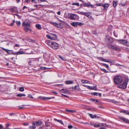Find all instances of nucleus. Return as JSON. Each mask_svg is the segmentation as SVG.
Masks as SVG:
<instances>
[{
  "label": "nucleus",
  "mask_w": 129,
  "mask_h": 129,
  "mask_svg": "<svg viewBox=\"0 0 129 129\" xmlns=\"http://www.w3.org/2000/svg\"><path fill=\"white\" fill-rule=\"evenodd\" d=\"M21 117L22 118H26L25 116L23 114L21 115Z\"/></svg>",
  "instance_id": "obj_57"
},
{
  "label": "nucleus",
  "mask_w": 129,
  "mask_h": 129,
  "mask_svg": "<svg viewBox=\"0 0 129 129\" xmlns=\"http://www.w3.org/2000/svg\"><path fill=\"white\" fill-rule=\"evenodd\" d=\"M113 33L114 36L117 37L118 36V35L116 33L115 31H114Z\"/></svg>",
  "instance_id": "obj_50"
},
{
  "label": "nucleus",
  "mask_w": 129,
  "mask_h": 129,
  "mask_svg": "<svg viewBox=\"0 0 129 129\" xmlns=\"http://www.w3.org/2000/svg\"><path fill=\"white\" fill-rule=\"evenodd\" d=\"M92 89L96 90V85H95L94 86L92 87Z\"/></svg>",
  "instance_id": "obj_43"
},
{
  "label": "nucleus",
  "mask_w": 129,
  "mask_h": 129,
  "mask_svg": "<svg viewBox=\"0 0 129 129\" xmlns=\"http://www.w3.org/2000/svg\"><path fill=\"white\" fill-rule=\"evenodd\" d=\"M118 41L119 43L124 45H125V44H126V43H127V41L126 40H118Z\"/></svg>",
  "instance_id": "obj_15"
},
{
  "label": "nucleus",
  "mask_w": 129,
  "mask_h": 129,
  "mask_svg": "<svg viewBox=\"0 0 129 129\" xmlns=\"http://www.w3.org/2000/svg\"><path fill=\"white\" fill-rule=\"evenodd\" d=\"M66 111L68 112L72 113H75L76 111L75 110H70L67 109H66Z\"/></svg>",
  "instance_id": "obj_29"
},
{
  "label": "nucleus",
  "mask_w": 129,
  "mask_h": 129,
  "mask_svg": "<svg viewBox=\"0 0 129 129\" xmlns=\"http://www.w3.org/2000/svg\"><path fill=\"white\" fill-rule=\"evenodd\" d=\"M89 115L92 118H99L98 117V116L96 115H93V114H89Z\"/></svg>",
  "instance_id": "obj_19"
},
{
  "label": "nucleus",
  "mask_w": 129,
  "mask_h": 129,
  "mask_svg": "<svg viewBox=\"0 0 129 129\" xmlns=\"http://www.w3.org/2000/svg\"><path fill=\"white\" fill-rule=\"evenodd\" d=\"M103 5L102 3H99L96 4V5L97 6H103Z\"/></svg>",
  "instance_id": "obj_44"
},
{
  "label": "nucleus",
  "mask_w": 129,
  "mask_h": 129,
  "mask_svg": "<svg viewBox=\"0 0 129 129\" xmlns=\"http://www.w3.org/2000/svg\"><path fill=\"white\" fill-rule=\"evenodd\" d=\"M46 42L47 44L51 47V46L52 45L53 42L49 40L47 41H46Z\"/></svg>",
  "instance_id": "obj_18"
},
{
  "label": "nucleus",
  "mask_w": 129,
  "mask_h": 129,
  "mask_svg": "<svg viewBox=\"0 0 129 129\" xmlns=\"http://www.w3.org/2000/svg\"><path fill=\"white\" fill-rule=\"evenodd\" d=\"M119 5L122 6H124L125 5V4L124 3H120Z\"/></svg>",
  "instance_id": "obj_52"
},
{
  "label": "nucleus",
  "mask_w": 129,
  "mask_h": 129,
  "mask_svg": "<svg viewBox=\"0 0 129 129\" xmlns=\"http://www.w3.org/2000/svg\"><path fill=\"white\" fill-rule=\"evenodd\" d=\"M129 79L127 76L124 77V82L121 84H119L117 86V87L122 89H126L127 86V85L129 81Z\"/></svg>",
  "instance_id": "obj_1"
},
{
  "label": "nucleus",
  "mask_w": 129,
  "mask_h": 129,
  "mask_svg": "<svg viewBox=\"0 0 129 129\" xmlns=\"http://www.w3.org/2000/svg\"><path fill=\"white\" fill-rule=\"evenodd\" d=\"M114 83L116 84H121L123 81L122 77L119 75H116L113 78Z\"/></svg>",
  "instance_id": "obj_2"
},
{
  "label": "nucleus",
  "mask_w": 129,
  "mask_h": 129,
  "mask_svg": "<svg viewBox=\"0 0 129 129\" xmlns=\"http://www.w3.org/2000/svg\"><path fill=\"white\" fill-rule=\"evenodd\" d=\"M35 122L36 123V126H37L38 125H41L42 124V123L41 121H39L37 122L35 121Z\"/></svg>",
  "instance_id": "obj_25"
},
{
  "label": "nucleus",
  "mask_w": 129,
  "mask_h": 129,
  "mask_svg": "<svg viewBox=\"0 0 129 129\" xmlns=\"http://www.w3.org/2000/svg\"><path fill=\"white\" fill-rule=\"evenodd\" d=\"M93 126L95 127H98L100 126V125L98 123H95L93 125Z\"/></svg>",
  "instance_id": "obj_34"
},
{
  "label": "nucleus",
  "mask_w": 129,
  "mask_h": 129,
  "mask_svg": "<svg viewBox=\"0 0 129 129\" xmlns=\"http://www.w3.org/2000/svg\"><path fill=\"white\" fill-rule=\"evenodd\" d=\"M112 27L111 26H110L109 27V28H108V30H110L112 29Z\"/></svg>",
  "instance_id": "obj_60"
},
{
  "label": "nucleus",
  "mask_w": 129,
  "mask_h": 129,
  "mask_svg": "<svg viewBox=\"0 0 129 129\" xmlns=\"http://www.w3.org/2000/svg\"><path fill=\"white\" fill-rule=\"evenodd\" d=\"M2 48L3 49V50L5 51L7 53H8V51H12V50H10L8 49H5L3 48Z\"/></svg>",
  "instance_id": "obj_37"
},
{
  "label": "nucleus",
  "mask_w": 129,
  "mask_h": 129,
  "mask_svg": "<svg viewBox=\"0 0 129 129\" xmlns=\"http://www.w3.org/2000/svg\"><path fill=\"white\" fill-rule=\"evenodd\" d=\"M71 25L72 26L76 27L77 26V22H74L72 23H71Z\"/></svg>",
  "instance_id": "obj_28"
},
{
  "label": "nucleus",
  "mask_w": 129,
  "mask_h": 129,
  "mask_svg": "<svg viewBox=\"0 0 129 129\" xmlns=\"http://www.w3.org/2000/svg\"><path fill=\"white\" fill-rule=\"evenodd\" d=\"M99 59L100 60L102 61H103L107 62H109V63H113L114 62L113 61H110L109 60H107L106 59H105L104 58H103L102 57H99Z\"/></svg>",
  "instance_id": "obj_8"
},
{
  "label": "nucleus",
  "mask_w": 129,
  "mask_h": 129,
  "mask_svg": "<svg viewBox=\"0 0 129 129\" xmlns=\"http://www.w3.org/2000/svg\"><path fill=\"white\" fill-rule=\"evenodd\" d=\"M81 82L83 83H90V81L85 80H82Z\"/></svg>",
  "instance_id": "obj_20"
},
{
  "label": "nucleus",
  "mask_w": 129,
  "mask_h": 129,
  "mask_svg": "<svg viewBox=\"0 0 129 129\" xmlns=\"http://www.w3.org/2000/svg\"><path fill=\"white\" fill-rule=\"evenodd\" d=\"M62 94V95H63V96H64L66 98H68L69 97V96L68 95H64L63 94Z\"/></svg>",
  "instance_id": "obj_62"
},
{
  "label": "nucleus",
  "mask_w": 129,
  "mask_h": 129,
  "mask_svg": "<svg viewBox=\"0 0 129 129\" xmlns=\"http://www.w3.org/2000/svg\"><path fill=\"white\" fill-rule=\"evenodd\" d=\"M87 88L89 89H92V87L88 86H87Z\"/></svg>",
  "instance_id": "obj_55"
},
{
  "label": "nucleus",
  "mask_w": 129,
  "mask_h": 129,
  "mask_svg": "<svg viewBox=\"0 0 129 129\" xmlns=\"http://www.w3.org/2000/svg\"><path fill=\"white\" fill-rule=\"evenodd\" d=\"M111 102H112L114 103H116L117 102L114 99H112L111 100Z\"/></svg>",
  "instance_id": "obj_47"
},
{
  "label": "nucleus",
  "mask_w": 129,
  "mask_h": 129,
  "mask_svg": "<svg viewBox=\"0 0 129 129\" xmlns=\"http://www.w3.org/2000/svg\"><path fill=\"white\" fill-rule=\"evenodd\" d=\"M45 124L46 126L49 127L50 126L51 123L48 122H45Z\"/></svg>",
  "instance_id": "obj_30"
},
{
  "label": "nucleus",
  "mask_w": 129,
  "mask_h": 129,
  "mask_svg": "<svg viewBox=\"0 0 129 129\" xmlns=\"http://www.w3.org/2000/svg\"><path fill=\"white\" fill-rule=\"evenodd\" d=\"M24 53V52L23 51H20L17 52L16 53V54L17 55H19L20 54H22Z\"/></svg>",
  "instance_id": "obj_36"
},
{
  "label": "nucleus",
  "mask_w": 129,
  "mask_h": 129,
  "mask_svg": "<svg viewBox=\"0 0 129 129\" xmlns=\"http://www.w3.org/2000/svg\"><path fill=\"white\" fill-rule=\"evenodd\" d=\"M40 69L41 70H45L47 69L46 67H41Z\"/></svg>",
  "instance_id": "obj_53"
},
{
  "label": "nucleus",
  "mask_w": 129,
  "mask_h": 129,
  "mask_svg": "<svg viewBox=\"0 0 129 129\" xmlns=\"http://www.w3.org/2000/svg\"><path fill=\"white\" fill-rule=\"evenodd\" d=\"M98 93H96V92H94V93H91V94L92 95H98Z\"/></svg>",
  "instance_id": "obj_45"
},
{
  "label": "nucleus",
  "mask_w": 129,
  "mask_h": 129,
  "mask_svg": "<svg viewBox=\"0 0 129 129\" xmlns=\"http://www.w3.org/2000/svg\"><path fill=\"white\" fill-rule=\"evenodd\" d=\"M72 5H75L77 6L78 7L79 6V4L78 3H73L72 4Z\"/></svg>",
  "instance_id": "obj_38"
},
{
  "label": "nucleus",
  "mask_w": 129,
  "mask_h": 129,
  "mask_svg": "<svg viewBox=\"0 0 129 129\" xmlns=\"http://www.w3.org/2000/svg\"><path fill=\"white\" fill-rule=\"evenodd\" d=\"M60 92L68 94L70 93V91L66 89H62L60 91Z\"/></svg>",
  "instance_id": "obj_9"
},
{
  "label": "nucleus",
  "mask_w": 129,
  "mask_h": 129,
  "mask_svg": "<svg viewBox=\"0 0 129 129\" xmlns=\"http://www.w3.org/2000/svg\"><path fill=\"white\" fill-rule=\"evenodd\" d=\"M77 26L79 25V26H81L83 25V23H82L81 22H77Z\"/></svg>",
  "instance_id": "obj_39"
},
{
  "label": "nucleus",
  "mask_w": 129,
  "mask_h": 129,
  "mask_svg": "<svg viewBox=\"0 0 129 129\" xmlns=\"http://www.w3.org/2000/svg\"><path fill=\"white\" fill-rule=\"evenodd\" d=\"M48 39H50L51 36L49 35H46Z\"/></svg>",
  "instance_id": "obj_54"
},
{
  "label": "nucleus",
  "mask_w": 129,
  "mask_h": 129,
  "mask_svg": "<svg viewBox=\"0 0 129 129\" xmlns=\"http://www.w3.org/2000/svg\"><path fill=\"white\" fill-rule=\"evenodd\" d=\"M31 2H34L36 4L37 2L35 0H31Z\"/></svg>",
  "instance_id": "obj_64"
},
{
  "label": "nucleus",
  "mask_w": 129,
  "mask_h": 129,
  "mask_svg": "<svg viewBox=\"0 0 129 129\" xmlns=\"http://www.w3.org/2000/svg\"><path fill=\"white\" fill-rule=\"evenodd\" d=\"M16 23L17 25L18 26H20L21 25V23L20 21H16Z\"/></svg>",
  "instance_id": "obj_35"
},
{
  "label": "nucleus",
  "mask_w": 129,
  "mask_h": 129,
  "mask_svg": "<svg viewBox=\"0 0 129 129\" xmlns=\"http://www.w3.org/2000/svg\"><path fill=\"white\" fill-rule=\"evenodd\" d=\"M119 119L123 121L124 122L129 124V120L123 117H119Z\"/></svg>",
  "instance_id": "obj_10"
},
{
  "label": "nucleus",
  "mask_w": 129,
  "mask_h": 129,
  "mask_svg": "<svg viewBox=\"0 0 129 129\" xmlns=\"http://www.w3.org/2000/svg\"><path fill=\"white\" fill-rule=\"evenodd\" d=\"M59 45L55 42H53L51 47L54 49H57L58 48Z\"/></svg>",
  "instance_id": "obj_5"
},
{
  "label": "nucleus",
  "mask_w": 129,
  "mask_h": 129,
  "mask_svg": "<svg viewBox=\"0 0 129 129\" xmlns=\"http://www.w3.org/2000/svg\"><path fill=\"white\" fill-rule=\"evenodd\" d=\"M107 47L109 49H111L119 51H120L121 50V49L119 48L118 47H117L113 44H108L107 45Z\"/></svg>",
  "instance_id": "obj_3"
},
{
  "label": "nucleus",
  "mask_w": 129,
  "mask_h": 129,
  "mask_svg": "<svg viewBox=\"0 0 129 129\" xmlns=\"http://www.w3.org/2000/svg\"><path fill=\"white\" fill-rule=\"evenodd\" d=\"M36 123L35 121H33L32 122V125L29 126V128L30 129H35L36 127Z\"/></svg>",
  "instance_id": "obj_14"
},
{
  "label": "nucleus",
  "mask_w": 129,
  "mask_h": 129,
  "mask_svg": "<svg viewBox=\"0 0 129 129\" xmlns=\"http://www.w3.org/2000/svg\"><path fill=\"white\" fill-rule=\"evenodd\" d=\"M38 98L39 99L43 100H49L53 98V97H43L40 96L38 97Z\"/></svg>",
  "instance_id": "obj_11"
},
{
  "label": "nucleus",
  "mask_w": 129,
  "mask_h": 129,
  "mask_svg": "<svg viewBox=\"0 0 129 129\" xmlns=\"http://www.w3.org/2000/svg\"><path fill=\"white\" fill-rule=\"evenodd\" d=\"M103 65L105 67L107 68H109V66L108 65L105 63H103Z\"/></svg>",
  "instance_id": "obj_42"
},
{
  "label": "nucleus",
  "mask_w": 129,
  "mask_h": 129,
  "mask_svg": "<svg viewBox=\"0 0 129 129\" xmlns=\"http://www.w3.org/2000/svg\"><path fill=\"white\" fill-rule=\"evenodd\" d=\"M83 4L84 7H87L88 8L91 7L92 8H93L94 7L90 3V4L84 3Z\"/></svg>",
  "instance_id": "obj_12"
},
{
  "label": "nucleus",
  "mask_w": 129,
  "mask_h": 129,
  "mask_svg": "<svg viewBox=\"0 0 129 129\" xmlns=\"http://www.w3.org/2000/svg\"><path fill=\"white\" fill-rule=\"evenodd\" d=\"M78 13L81 15H84L88 17L90 19L93 20V18L90 15L91 14L90 12H79Z\"/></svg>",
  "instance_id": "obj_4"
},
{
  "label": "nucleus",
  "mask_w": 129,
  "mask_h": 129,
  "mask_svg": "<svg viewBox=\"0 0 129 129\" xmlns=\"http://www.w3.org/2000/svg\"><path fill=\"white\" fill-rule=\"evenodd\" d=\"M101 71L104 72L105 73H107L108 72V71H107L105 69H101Z\"/></svg>",
  "instance_id": "obj_41"
},
{
  "label": "nucleus",
  "mask_w": 129,
  "mask_h": 129,
  "mask_svg": "<svg viewBox=\"0 0 129 129\" xmlns=\"http://www.w3.org/2000/svg\"><path fill=\"white\" fill-rule=\"evenodd\" d=\"M15 20H13V23L11 24L10 25L11 26H12L14 24V23H15Z\"/></svg>",
  "instance_id": "obj_56"
},
{
  "label": "nucleus",
  "mask_w": 129,
  "mask_h": 129,
  "mask_svg": "<svg viewBox=\"0 0 129 129\" xmlns=\"http://www.w3.org/2000/svg\"><path fill=\"white\" fill-rule=\"evenodd\" d=\"M36 26L37 28L39 30H41L42 29V27L41 26V25L40 24H36Z\"/></svg>",
  "instance_id": "obj_27"
},
{
  "label": "nucleus",
  "mask_w": 129,
  "mask_h": 129,
  "mask_svg": "<svg viewBox=\"0 0 129 129\" xmlns=\"http://www.w3.org/2000/svg\"><path fill=\"white\" fill-rule=\"evenodd\" d=\"M112 3L113 6L114 7H116L118 5L117 2L113 1Z\"/></svg>",
  "instance_id": "obj_22"
},
{
  "label": "nucleus",
  "mask_w": 129,
  "mask_h": 129,
  "mask_svg": "<svg viewBox=\"0 0 129 129\" xmlns=\"http://www.w3.org/2000/svg\"><path fill=\"white\" fill-rule=\"evenodd\" d=\"M51 93H53L54 94H57V93L53 91H52L51 92Z\"/></svg>",
  "instance_id": "obj_61"
},
{
  "label": "nucleus",
  "mask_w": 129,
  "mask_h": 129,
  "mask_svg": "<svg viewBox=\"0 0 129 129\" xmlns=\"http://www.w3.org/2000/svg\"><path fill=\"white\" fill-rule=\"evenodd\" d=\"M17 96H19L20 97H21L22 96H26L24 94H18L17 95Z\"/></svg>",
  "instance_id": "obj_32"
},
{
  "label": "nucleus",
  "mask_w": 129,
  "mask_h": 129,
  "mask_svg": "<svg viewBox=\"0 0 129 129\" xmlns=\"http://www.w3.org/2000/svg\"><path fill=\"white\" fill-rule=\"evenodd\" d=\"M28 98H30L32 99H33L34 98V97L31 94H29L28 95Z\"/></svg>",
  "instance_id": "obj_48"
},
{
  "label": "nucleus",
  "mask_w": 129,
  "mask_h": 129,
  "mask_svg": "<svg viewBox=\"0 0 129 129\" xmlns=\"http://www.w3.org/2000/svg\"><path fill=\"white\" fill-rule=\"evenodd\" d=\"M120 112H122L123 113H125L126 114L129 115V112L128 111L124 110L122 111H120Z\"/></svg>",
  "instance_id": "obj_26"
},
{
  "label": "nucleus",
  "mask_w": 129,
  "mask_h": 129,
  "mask_svg": "<svg viewBox=\"0 0 129 129\" xmlns=\"http://www.w3.org/2000/svg\"><path fill=\"white\" fill-rule=\"evenodd\" d=\"M103 7L104 8V10H107L109 7V5L108 4L105 3L103 5Z\"/></svg>",
  "instance_id": "obj_17"
},
{
  "label": "nucleus",
  "mask_w": 129,
  "mask_h": 129,
  "mask_svg": "<svg viewBox=\"0 0 129 129\" xmlns=\"http://www.w3.org/2000/svg\"><path fill=\"white\" fill-rule=\"evenodd\" d=\"M10 10L11 12H13L16 11L17 10V8L16 7H13L11 8Z\"/></svg>",
  "instance_id": "obj_16"
},
{
  "label": "nucleus",
  "mask_w": 129,
  "mask_h": 129,
  "mask_svg": "<svg viewBox=\"0 0 129 129\" xmlns=\"http://www.w3.org/2000/svg\"><path fill=\"white\" fill-rule=\"evenodd\" d=\"M19 90L20 91H23L24 90V89L23 87H20L19 88Z\"/></svg>",
  "instance_id": "obj_40"
},
{
  "label": "nucleus",
  "mask_w": 129,
  "mask_h": 129,
  "mask_svg": "<svg viewBox=\"0 0 129 129\" xmlns=\"http://www.w3.org/2000/svg\"><path fill=\"white\" fill-rule=\"evenodd\" d=\"M54 35L55 36V37H51L50 39L53 40H55L57 38V36L55 35Z\"/></svg>",
  "instance_id": "obj_31"
},
{
  "label": "nucleus",
  "mask_w": 129,
  "mask_h": 129,
  "mask_svg": "<svg viewBox=\"0 0 129 129\" xmlns=\"http://www.w3.org/2000/svg\"><path fill=\"white\" fill-rule=\"evenodd\" d=\"M22 25L24 27L29 26L30 25V23L29 21H27L26 22H23Z\"/></svg>",
  "instance_id": "obj_13"
},
{
  "label": "nucleus",
  "mask_w": 129,
  "mask_h": 129,
  "mask_svg": "<svg viewBox=\"0 0 129 129\" xmlns=\"http://www.w3.org/2000/svg\"><path fill=\"white\" fill-rule=\"evenodd\" d=\"M59 57L61 59V60H64V59L63 58V57H62L61 56V55H59Z\"/></svg>",
  "instance_id": "obj_49"
},
{
  "label": "nucleus",
  "mask_w": 129,
  "mask_h": 129,
  "mask_svg": "<svg viewBox=\"0 0 129 129\" xmlns=\"http://www.w3.org/2000/svg\"><path fill=\"white\" fill-rule=\"evenodd\" d=\"M24 29L26 32H27V31L29 29V28L27 27H24Z\"/></svg>",
  "instance_id": "obj_33"
},
{
  "label": "nucleus",
  "mask_w": 129,
  "mask_h": 129,
  "mask_svg": "<svg viewBox=\"0 0 129 129\" xmlns=\"http://www.w3.org/2000/svg\"><path fill=\"white\" fill-rule=\"evenodd\" d=\"M73 127L72 125H69L68 126V127L70 129L72 128Z\"/></svg>",
  "instance_id": "obj_59"
},
{
  "label": "nucleus",
  "mask_w": 129,
  "mask_h": 129,
  "mask_svg": "<svg viewBox=\"0 0 129 129\" xmlns=\"http://www.w3.org/2000/svg\"><path fill=\"white\" fill-rule=\"evenodd\" d=\"M73 83V82L72 81L69 80L67 81H65V83L66 84H72Z\"/></svg>",
  "instance_id": "obj_24"
},
{
  "label": "nucleus",
  "mask_w": 129,
  "mask_h": 129,
  "mask_svg": "<svg viewBox=\"0 0 129 129\" xmlns=\"http://www.w3.org/2000/svg\"><path fill=\"white\" fill-rule=\"evenodd\" d=\"M72 88L73 89H77L78 90L79 88V85H75L74 87H72Z\"/></svg>",
  "instance_id": "obj_21"
},
{
  "label": "nucleus",
  "mask_w": 129,
  "mask_h": 129,
  "mask_svg": "<svg viewBox=\"0 0 129 129\" xmlns=\"http://www.w3.org/2000/svg\"><path fill=\"white\" fill-rule=\"evenodd\" d=\"M78 16L76 14H71L70 15V18L72 20H75L77 18Z\"/></svg>",
  "instance_id": "obj_7"
},
{
  "label": "nucleus",
  "mask_w": 129,
  "mask_h": 129,
  "mask_svg": "<svg viewBox=\"0 0 129 129\" xmlns=\"http://www.w3.org/2000/svg\"><path fill=\"white\" fill-rule=\"evenodd\" d=\"M51 23L53 25L58 27L60 28H61L62 27V26L61 25V23H57L56 22H51Z\"/></svg>",
  "instance_id": "obj_6"
},
{
  "label": "nucleus",
  "mask_w": 129,
  "mask_h": 129,
  "mask_svg": "<svg viewBox=\"0 0 129 129\" xmlns=\"http://www.w3.org/2000/svg\"><path fill=\"white\" fill-rule=\"evenodd\" d=\"M32 62V61L31 60H30L28 62V64L29 65H31V62Z\"/></svg>",
  "instance_id": "obj_63"
},
{
  "label": "nucleus",
  "mask_w": 129,
  "mask_h": 129,
  "mask_svg": "<svg viewBox=\"0 0 129 129\" xmlns=\"http://www.w3.org/2000/svg\"><path fill=\"white\" fill-rule=\"evenodd\" d=\"M3 127L2 124H0V129H6V128H3Z\"/></svg>",
  "instance_id": "obj_51"
},
{
  "label": "nucleus",
  "mask_w": 129,
  "mask_h": 129,
  "mask_svg": "<svg viewBox=\"0 0 129 129\" xmlns=\"http://www.w3.org/2000/svg\"><path fill=\"white\" fill-rule=\"evenodd\" d=\"M29 123H24L23 124V125L24 126H26L28 125Z\"/></svg>",
  "instance_id": "obj_58"
},
{
  "label": "nucleus",
  "mask_w": 129,
  "mask_h": 129,
  "mask_svg": "<svg viewBox=\"0 0 129 129\" xmlns=\"http://www.w3.org/2000/svg\"><path fill=\"white\" fill-rule=\"evenodd\" d=\"M54 120L55 121H57V122L60 123L62 125H63V123L62 121L61 120H58L56 119H54Z\"/></svg>",
  "instance_id": "obj_23"
},
{
  "label": "nucleus",
  "mask_w": 129,
  "mask_h": 129,
  "mask_svg": "<svg viewBox=\"0 0 129 129\" xmlns=\"http://www.w3.org/2000/svg\"><path fill=\"white\" fill-rule=\"evenodd\" d=\"M102 125L104 127H106L107 126V125L105 123H102Z\"/></svg>",
  "instance_id": "obj_46"
}]
</instances>
